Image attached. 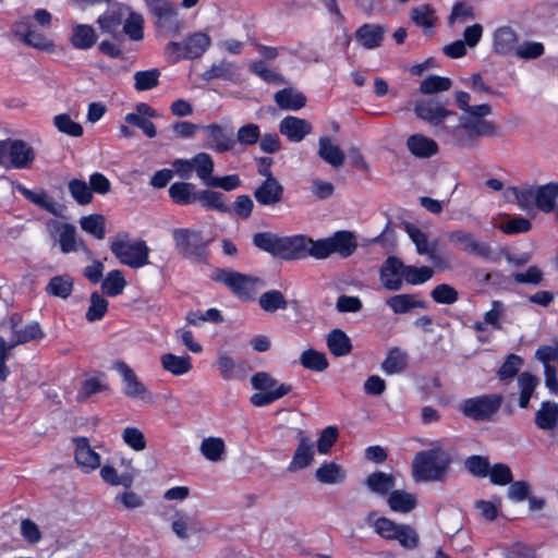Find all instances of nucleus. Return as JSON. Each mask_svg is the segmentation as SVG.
Wrapping results in <instances>:
<instances>
[{
	"label": "nucleus",
	"instance_id": "1",
	"mask_svg": "<svg viewBox=\"0 0 558 558\" xmlns=\"http://www.w3.org/2000/svg\"><path fill=\"white\" fill-rule=\"evenodd\" d=\"M493 113L489 104L474 105L471 111L459 118V125L452 129L456 143L466 147L474 144L480 137L497 136L499 126L486 118Z\"/></svg>",
	"mask_w": 558,
	"mask_h": 558
},
{
	"label": "nucleus",
	"instance_id": "2",
	"mask_svg": "<svg viewBox=\"0 0 558 558\" xmlns=\"http://www.w3.org/2000/svg\"><path fill=\"white\" fill-rule=\"evenodd\" d=\"M52 16L45 9H38L33 16H23L12 26L14 37L25 46L34 49L50 51L53 49V41L48 38L43 28L51 24Z\"/></svg>",
	"mask_w": 558,
	"mask_h": 558
},
{
	"label": "nucleus",
	"instance_id": "3",
	"mask_svg": "<svg viewBox=\"0 0 558 558\" xmlns=\"http://www.w3.org/2000/svg\"><path fill=\"white\" fill-rule=\"evenodd\" d=\"M451 462L448 452L440 447L420 451L412 462L413 476L416 481L434 482L441 481Z\"/></svg>",
	"mask_w": 558,
	"mask_h": 558
},
{
	"label": "nucleus",
	"instance_id": "4",
	"mask_svg": "<svg viewBox=\"0 0 558 558\" xmlns=\"http://www.w3.org/2000/svg\"><path fill=\"white\" fill-rule=\"evenodd\" d=\"M175 250L185 259L192 263H206L208 257V243L202 231L190 228H175L171 232Z\"/></svg>",
	"mask_w": 558,
	"mask_h": 558
},
{
	"label": "nucleus",
	"instance_id": "5",
	"mask_svg": "<svg viewBox=\"0 0 558 558\" xmlns=\"http://www.w3.org/2000/svg\"><path fill=\"white\" fill-rule=\"evenodd\" d=\"M112 254L123 265L137 269L148 264L149 247L143 240H131L126 233L118 234L111 242Z\"/></svg>",
	"mask_w": 558,
	"mask_h": 558
},
{
	"label": "nucleus",
	"instance_id": "6",
	"mask_svg": "<svg viewBox=\"0 0 558 558\" xmlns=\"http://www.w3.org/2000/svg\"><path fill=\"white\" fill-rule=\"evenodd\" d=\"M35 159L34 148L22 140L0 141V166L5 169H28Z\"/></svg>",
	"mask_w": 558,
	"mask_h": 558
},
{
	"label": "nucleus",
	"instance_id": "7",
	"mask_svg": "<svg viewBox=\"0 0 558 558\" xmlns=\"http://www.w3.org/2000/svg\"><path fill=\"white\" fill-rule=\"evenodd\" d=\"M1 329L9 330L8 352L16 345L31 341H37L44 338L45 333L40 325L36 322L23 324L22 316L17 313L11 315L7 320L0 324Z\"/></svg>",
	"mask_w": 558,
	"mask_h": 558
},
{
	"label": "nucleus",
	"instance_id": "8",
	"mask_svg": "<svg viewBox=\"0 0 558 558\" xmlns=\"http://www.w3.org/2000/svg\"><path fill=\"white\" fill-rule=\"evenodd\" d=\"M502 401L501 395H483L464 400L460 411L474 421H489L499 411Z\"/></svg>",
	"mask_w": 558,
	"mask_h": 558
},
{
	"label": "nucleus",
	"instance_id": "9",
	"mask_svg": "<svg viewBox=\"0 0 558 558\" xmlns=\"http://www.w3.org/2000/svg\"><path fill=\"white\" fill-rule=\"evenodd\" d=\"M211 38L205 32H195L184 38L183 41H170L166 50L175 54V60L181 58L193 60L201 58L210 47Z\"/></svg>",
	"mask_w": 558,
	"mask_h": 558
},
{
	"label": "nucleus",
	"instance_id": "10",
	"mask_svg": "<svg viewBox=\"0 0 558 558\" xmlns=\"http://www.w3.org/2000/svg\"><path fill=\"white\" fill-rule=\"evenodd\" d=\"M112 367L122 378L123 393L126 398L144 403L154 402V393L140 380L130 365L124 361H116Z\"/></svg>",
	"mask_w": 558,
	"mask_h": 558
},
{
	"label": "nucleus",
	"instance_id": "11",
	"mask_svg": "<svg viewBox=\"0 0 558 558\" xmlns=\"http://www.w3.org/2000/svg\"><path fill=\"white\" fill-rule=\"evenodd\" d=\"M416 116L432 124L439 128V131L449 132L448 128L442 125V122L456 113L446 108V105L437 99H425L416 101L414 107Z\"/></svg>",
	"mask_w": 558,
	"mask_h": 558
},
{
	"label": "nucleus",
	"instance_id": "12",
	"mask_svg": "<svg viewBox=\"0 0 558 558\" xmlns=\"http://www.w3.org/2000/svg\"><path fill=\"white\" fill-rule=\"evenodd\" d=\"M211 279L216 282L223 283L240 296L248 295L253 291L254 284L258 281L257 278L231 269L220 268L213 272Z\"/></svg>",
	"mask_w": 558,
	"mask_h": 558
},
{
	"label": "nucleus",
	"instance_id": "13",
	"mask_svg": "<svg viewBox=\"0 0 558 558\" xmlns=\"http://www.w3.org/2000/svg\"><path fill=\"white\" fill-rule=\"evenodd\" d=\"M405 230L420 255H427L428 260L436 267L445 264L446 259L438 252V240L429 241L426 233L411 223L405 225Z\"/></svg>",
	"mask_w": 558,
	"mask_h": 558
},
{
	"label": "nucleus",
	"instance_id": "14",
	"mask_svg": "<svg viewBox=\"0 0 558 558\" xmlns=\"http://www.w3.org/2000/svg\"><path fill=\"white\" fill-rule=\"evenodd\" d=\"M379 279L384 288L389 291H399L404 282V264L396 257L389 256L379 269Z\"/></svg>",
	"mask_w": 558,
	"mask_h": 558
},
{
	"label": "nucleus",
	"instance_id": "15",
	"mask_svg": "<svg viewBox=\"0 0 558 558\" xmlns=\"http://www.w3.org/2000/svg\"><path fill=\"white\" fill-rule=\"evenodd\" d=\"M519 44L518 33L509 25L497 27L493 32V51L502 57H513Z\"/></svg>",
	"mask_w": 558,
	"mask_h": 558
},
{
	"label": "nucleus",
	"instance_id": "16",
	"mask_svg": "<svg viewBox=\"0 0 558 558\" xmlns=\"http://www.w3.org/2000/svg\"><path fill=\"white\" fill-rule=\"evenodd\" d=\"M284 187L279 180H264L255 187L253 195L260 206L275 207L283 199Z\"/></svg>",
	"mask_w": 558,
	"mask_h": 558
},
{
	"label": "nucleus",
	"instance_id": "17",
	"mask_svg": "<svg viewBox=\"0 0 558 558\" xmlns=\"http://www.w3.org/2000/svg\"><path fill=\"white\" fill-rule=\"evenodd\" d=\"M207 136V143L205 147L213 149L217 153H226L234 147V140L232 138L231 132L226 128L213 123L202 126Z\"/></svg>",
	"mask_w": 558,
	"mask_h": 558
},
{
	"label": "nucleus",
	"instance_id": "18",
	"mask_svg": "<svg viewBox=\"0 0 558 558\" xmlns=\"http://www.w3.org/2000/svg\"><path fill=\"white\" fill-rule=\"evenodd\" d=\"M306 243H308V236L302 234L281 236L278 256L287 260L306 258Z\"/></svg>",
	"mask_w": 558,
	"mask_h": 558
},
{
	"label": "nucleus",
	"instance_id": "19",
	"mask_svg": "<svg viewBox=\"0 0 558 558\" xmlns=\"http://www.w3.org/2000/svg\"><path fill=\"white\" fill-rule=\"evenodd\" d=\"M279 132L291 142L299 143L312 132V124L298 117H286L279 123Z\"/></svg>",
	"mask_w": 558,
	"mask_h": 558
},
{
	"label": "nucleus",
	"instance_id": "20",
	"mask_svg": "<svg viewBox=\"0 0 558 558\" xmlns=\"http://www.w3.org/2000/svg\"><path fill=\"white\" fill-rule=\"evenodd\" d=\"M47 229L51 236L59 235V244L63 253L76 251L75 227L73 225L52 219L47 222Z\"/></svg>",
	"mask_w": 558,
	"mask_h": 558
},
{
	"label": "nucleus",
	"instance_id": "21",
	"mask_svg": "<svg viewBox=\"0 0 558 558\" xmlns=\"http://www.w3.org/2000/svg\"><path fill=\"white\" fill-rule=\"evenodd\" d=\"M314 458V445L312 440L304 434L299 432V444L294 451L291 463L288 466L290 472L308 466Z\"/></svg>",
	"mask_w": 558,
	"mask_h": 558
},
{
	"label": "nucleus",
	"instance_id": "22",
	"mask_svg": "<svg viewBox=\"0 0 558 558\" xmlns=\"http://www.w3.org/2000/svg\"><path fill=\"white\" fill-rule=\"evenodd\" d=\"M73 441L75 442L76 463L87 472L96 470L100 465V457L92 449L88 439L77 437Z\"/></svg>",
	"mask_w": 558,
	"mask_h": 558
},
{
	"label": "nucleus",
	"instance_id": "23",
	"mask_svg": "<svg viewBox=\"0 0 558 558\" xmlns=\"http://www.w3.org/2000/svg\"><path fill=\"white\" fill-rule=\"evenodd\" d=\"M386 305L395 314H407L414 308L427 307V302L418 299L417 294H396L386 300Z\"/></svg>",
	"mask_w": 558,
	"mask_h": 558
},
{
	"label": "nucleus",
	"instance_id": "24",
	"mask_svg": "<svg viewBox=\"0 0 558 558\" xmlns=\"http://www.w3.org/2000/svg\"><path fill=\"white\" fill-rule=\"evenodd\" d=\"M317 154L325 162L336 169L344 165L345 155L343 150L328 136H323L318 140Z\"/></svg>",
	"mask_w": 558,
	"mask_h": 558
},
{
	"label": "nucleus",
	"instance_id": "25",
	"mask_svg": "<svg viewBox=\"0 0 558 558\" xmlns=\"http://www.w3.org/2000/svg\"><path fill=\"white\" fill-rule=\"evenodd\" d=\"M240 75V68L228 60H221L214 63L201 76L204 81L225 80L235 82Z\"/></svg>",
	"mask_w": 558,
	"mask_h": 558
},
{
	"label": "nucleus",
	"instance_id": "26",
	"mask_svg": "<svg viewBox=\"0 0 558 558\" xmlns=\"http://www.w3.org/2000/svg\"><path fill=\"white\" fill-rule=\"evenodd\" d=\"M535 425L542 430H554L558 426V403L544 401L535 413Z\"/></svg>",
	"mask_w": 558,
	"mask_h": 558
},
{
	"label": "nucleus",
	"instance_id": "27",
	"mask_svg": "<svg viewBox=\"0 0 558 558\" xmlns=\"http://www.w3.org/2000/svg\"><path fill=\"white\" fill-rule=\"evenodd\" d=\"M408 149L417 158H429L438 153L437 143L422 134H414L407 141Z\"/></svg>",
	"mask_w": 558,
	"mask_h": 558
},
{
	"label": "nucleus",
	"instance_id": "28",
	"mask_svg": "<svg viewBox=\"0 0 558 558\" xmlns=\"http://www.w3.org/2000/svg\"><path fill=\"white\" fill-rule=\"evenodd\" d=\"M558 198V182H549L536 186V207L543 213H551L556 209Z\"/></svg>",
	"mask_w": 558,
	"mask_h": 558
},
{
	"label": "nucleus",
	"instance_id": "29",
	"mask_svg": "<svg viewBox=\"0 0 558 558\" xmlns=\"http://www.w3.org/2000/svg\"><path fill=\"white\" fill-rule=\"evenodd\" d=\"M364 521L368 526L374 529L377 535L387 541H392L400 525L386 517H378L375 511L369 512L364 518Z\"/></svg>",
	"mask_w": 558,
	"mask_h": 558
},
{
	"label": "nucleus",
	"instance_id": "30",
	"mask_svg": "<svg viewBox=\"0 0 558 558\" xmlns=\"http://www.w3.org/2000/svg\"><path fill=\"white\" fill-rule=\"evenodd\" d=\"M97 40L95 29L87 24H75L72 27L71 44L76 49L87 50L92 48Z\"/></svg>",
	"mask_w": 558,
	"mask_h": 558
},
{
	"label": "nucleus",
	"instance_id": "31",
	"mask_svg": "<svg viewBox=\"0 0 558 558\" xmlns=\"http://www.w3.org/2000/svg\"><path fill=\"white\" fill-rule=\"evenodd\" d=\"M383 36L384 28L375 24H364L355 33L357 41L366 49H374L380 46Z\"/></svg>",
	"mask_w": 558,
	"mask_h": 558
},
{
	"label": "nucleus",
	"instance_id": "32",
	"mask_svg": "<svg viewBox=\"0 0 558 558\" xmlns=\"http://www.w3.org/2000/svg\"><path fill=\"white\" fill-rule=\"evenodd\" d=\"M315 477L322 484L333 485L342 483L347 473L341 465L335 462H326L316 470Z\"/></svg>",
	"mask_w": 558,
	"mask_h": 558
},
{
	"label": "nucleus",
	"instance_id": "33",
	"mask_svg": "<svg viewBox=\"0 0 558 558\" xmlns=\"http://www.w3.org/2000/svg\"><path fill=\"white\" fill-rule=\"evenodd\" d=\"M274 99L284 110H299L306 104V97L292 88H283L277 92Z\"/></svg>",
	"mask_w": 558,
	"mask_h": 558
},
{
	"label": "nucleus",
	"instance_id": "34",
	"mask_svg": "<svg viewBox=\"0 0 558 558\" xmlns=\"http://www.w3.org/2000/svg\"><path fill=\"white\" fill-rule=\"evenodd\" d=\"M327 347L335 356H345L352 351V343L341 329H333L327 336Z\"/></svg>",
	"mask_w": 558,
	"mask_h": 558
},
{
	"label": "nucleus",
	"instance_id": "35",
	"mask_svg": "<svg viewBox=\"0 0 558 558\" xmlns=\"http://www.w3.org/2000/svg\"><path fill=\"white\" fill-rule=\"evenodd\" d=\"M388 506L395 512L408 513L416 507V497L404 490H391L388 496Z\"/></svg>",
	"mask_w": 558,
	"mask_h": 558
},
{
	"label": "nucleus",
	"instance_id": "36",
	"mask_svg": "<svg viewBox=\"0 0 558 558\" xmlns=\"http://www.w3.org/2000/svg\"><path fill=\"white\" fill-rule=\"evenodd\" d=\"M408 354L400 348H392L389 350L386 359L381 363V369L387 375L399 374L407 368Z\"/></svg>",
	"mask_w": 558,
	"mask_h": 558
},
{
	"label": "nucleus",
	"instance_id": "37",
	"mask_svg": "<svg viewBox=\"0 0 558 558\" xmlns=\"http://www.w3.org/2000/svg\"><path fill=\"white\" fill-rule=\"evenodd\" d=\"M193 171L197 178L207 186L214 178L215 163L211 156L207 153H198L192 158Z\"/></svg>",
	"mask_w": 558,
	"mask_h": 558
},
{
	"label": "nucleus",
	"instance_id": "38",
	"mask_svg": "<svg viewBox=\"0 0 558 558\" xmlns=\"http://www.w3.org/2000/svg\"><path fill=\"white\" fill-rule=\"evenodd\" d=\"M169 195L179 205H190L197 201L195 185L189 182H175L169 187Z\"/></svg>",
	"mask_w": 558,
	"mask_h": 558
},
{
	"label": "nucleus",
	"instance_id": "39",
	"mask_svg": "<svg viewBox=\"0 0 558 558\" xmlns=\"http://www.w3.org/2000/svg\"><path fill=\"white\" fill-rule=\"evenodd\" d=\"M160 362L167 372L175 376L186 374L192 368L191 357L189 355L178 356L172 353H166L161 355Z\"/></svg>",
	"mask_w": 558,
	"mask_h": 558
},
{
	"label": "nucleus",
	"instance_id": "40",
	"mask_svg": "<svg viewBox=\"0 0 558 558\" xmlns=\"http://www.w3.org/2000/svg\"><path fill=\"white\" fill-rule=\"evenodd\" d=\"M197 201L203 207L218 210L220 213H229L230 207L225 202V196L220 192L211 190L197 191Z\"/></svg>",
	"mask_w": 558,
	"mask_h": 558
},
{
	"label": "nucleus",
	"instance_id": "41",
	"mask_svg": "<svg viewBox=\"0 0 558 558\" xmlns=\"http://www.w3.org/2000/svg\"><path fill=\"white\" fill-rule=\"evenodd\" d=\"M365 484L371 492L384 496L395 487V477L391 474L378 471L369 474Z\"/></svg>",
	"mask_w": 558,
	"mask_h": 558
},
{
	"label": "nucleus",
	"instance_id": "42",
	"mask_svg": "<svg viewBox=\"0 0 558 558\" xmlns=\"http://www.w3.org/2000/svg\"><path fill=\"white\" fill-rule=\"evenodd\" d=\"M199 451L208 461L218 462L223 459L226 444L220 437H207L203 439Z\"/></svg>",
	"mask_w": 558,
	"mask_h": 558
},
{
	"label": "nucleus",
	"instance_id": "43",
	"mask_svg": "<svg viewBox=\"0 0 558 558\" xmlns=\"http://www.w3.org/2000/svg\"><path fill=\"white\" fill-rule=\"evenodd\" d=\"M331 243L332 253H339L343 257L353 254L356 248V242L351 232L339 231L333 236L329 238Z\"/></svg>",
	"mask_w": 558,
	"mask_h": 558
},
{
	"label": "nucleus",
	"instance_id": "44",
	"mask_svg": "<svg viewBox=\"0 0 558 558\" xmlns=\"http://www.w3.org/2000/svg\"><path fill=\"white\" fill-rule=\"evenodd\" d=\"M258 304L266 313H274L288 307V301L279 290H268L262 293L258 299Z\"/></svg>",
	"mask_w": 558,
	"mask_h": 558
},
{
	"label": "nucleus",
	"instance_id": "45",
	"mask_svg": "<svg viewBox=\"0 0 558 558\" xmlns=\"http://www.w3.org/2000/svg\"><path fill=\"white\" fill-rule=\"evenodd\" d=\"M73 290V279L68 275L52 277L46 286V293L52 296L68 299Z\"/></svg>",
	"mask_w": 558,
	"mask_h": 558
},
{
	"label": "nucleus",
	"instance_id": "46",
	"mask_svg": "<svg viewBox=\"0 0 558 558\" xmlns=\"http://www.w3.org/2000/svg\"><path fill=\"white\" fill-rule=\"evenodd\" d=\"M520 388L519 405L522 409L529 407L530 399L538 385V378L531 373L524 372L518 377Z\"/></svg>",
	"mask_w": 558,
	"mask_h": 558
},
{
	"label": "nucleus",
	"instance_id": "47",
	"mask_svg": "<svg viewBox=\"0 0 558 558\" xmlns=\"http://www.w3.org/2000/svg\"><path fill=\"white\" fill-rule=\"evenodd\" d=\"M300 363L304 368L314 372H324L329 366L326 354L314 349L305 350L300 356Z\"/></svg>",
	"mask_w": 558,
	"mask_h": 558
},
{
	"label": "nucleus",
	"instance_id": "48",
	"mask_svg": "<svg viewBox=\"0 0 558 558\" xmlns=\"http://www.w3.org/2000/svg\"><path fill=\"white\" fill-rule=\"evenodd\" d=\"M101 478L112 486H123L130 488L133 485L134 472L126 471L122 474H118L117 470L110 465H104L100 470Z\"/></svg>",
	"mask_w": 558,
	"mask_h": 558
},
{
	"label": "nucleus",
	"instance_id": "49",
	"mask_svg": "<svg viewBox=\"0 0 558 558\" xmlns=\"http://www.w3.org/2000/svg\"><path fill=\"white\" fill-rule=\"evenodd\" d=\"M172 531L181 539H186L191 533L198 532L199 527L193 517L186 513H177L172 521Z\"/></svg>",
	"mask_w": 558,
	"mask_h": 558
},
{
	"label": "nucleus",
	"instance_id": "50",
	"mask_svg": "<svg viewBox=\"0 0 558 558\" xmlns=\"http://www.w3.org/2000/svg\"><path fill=\"white\" fill-rule=\"evenodd\" d=\"M291 391V386L281 384L270 391H260L251 396L250 401L255 407H265L282 398Z\"/></svg>",
	"mask_w": 558,
	"mask_h": 558
},
{
	"label": "nucleus",
	"instance_id": "51",
	"mask_svg": "<svg viewBox=\"0 0 558 558\" xmlns=\"http://www.w3.org/2000/svg\"><path fill=\"white\" fill-rule=\"evenodd\" d=\"M281 236L271 232H258L253 235V244L259 250L278 256Z\"/></svg>",
	"mask_w": 558,
	"mask_h": 558
},
{
	"label": "nucleus",
	"instance_id": "52",
	"mask_svg": "<svg viewBox=\"0 0 558 558\" xmlns=\"http://www.w3.org/2000/svg\"><path fill=\"white\" fill-rule=\"evenodd\" d=\"M452 81L449 77L428 75L425 77L420 86V92L423 95H434L440 92L450 89Z\"/></svg>",
	"mask_w": 558,
	"mask_h": 558
},
{
	"label": "nucleus",
	"instance_id": "53",
	"mask_svg": "<svg viewBox=\"0 0 558 558\" xmlns=\"http://www.w3.org/2000/svg\"><path fill=\"white\" fill-rule=\"evenodd\" d=\"M434 276V269L428 266L416 267L404 264V281L412 286L427 282Z\"/></svg>",
	"mask_w": 558,
	"mask_h": 558
},
{
	"label": "nucleus",
	"instance_id": "54",
	"mask_svg": "<svg viewBox=\"0 0 558 558\" xmlns=\"http://www.w3.org/2000/svg\"><path fill=\"white\" fill-rule=\"evenodd\" d=\"M155 24L159 31L171 36L180 35L183 29V22L178 19L177 9L157 19Z\"/></svg>",
	"mask_w": 558,
	"mask_h": 558
},
{
	"label": "nucleus",
	"instance_id": "55",
	"mask_svg": "<svg viewBox=\"0 0 558 558\" xmlns=\"http://www.w3.org/2000/svg\"><path fill=\"white\" fill-rule=\"evenodd\" d=\"M160 71L150 69L146 71H137L134 73V87L138 92L149 90L158 86Z\"/></svg>",
	"mask_w": 558,
	"mask_h": 558
},
{
	"label": "nucleus",
	"instance_id": "56",
	"mask_svg": "<svg viewBox=\"0 0 558 558\" xmlns=\"http://www.w3.org/2000/svg\"><path fill=\"white\" fill-rule=\"evenodd\" d=\"M69 192L74 201L80 205L90 204L93 201V192L90 186L80 179H73L68 184Z\"/></svg>",
	"mask_w": 558,
	"mask_h": 558
},
{
	"label": "nucleus",
	"instance_id": "57",
	"mask_svg": "<svg viewBox=\"0 0 558 558\" xmlns=\"http://www.w3.org/2000/svg\"><path fill=\"white\" fill-rule=\"evenodd\" d=\"M126 281L120 270H111L104 279L101 289L108 296H117L122 293Z\"/></svg>",
	"mask_w": 558,
	"mask_h": 558
},
{
	"label": "nucleus",
	"instance_id": "58",
	"mask_svg": "<svg viewBox=\"0 0 558 558\" xmlns=\"http://www.w3.org/2000/svg\"><path fill=\"white\" fill-rule=\"evenodd\" d=\"M545 52L544 45L538 41L525 40L519 43L513 57L521 60H535L541 58Z\"/></svg>",
	"mask_w": 558,
	"mask_h": 558
},
{
	"label": "nucleus",
	"instance_id": "59",
	"mask_svg": "<svg viewBox=\"0 0 558 558\" xmlns=\"http://www.w3.org/2000/svg\"><path fill=\"white\" fill-rule=\"evenodd\" d=\"M108 301L98 292H93L90 295V305L86 312V319L89 323L100 320L108 311Z\"/></svg>",
	"mask_w": 558,
	"mask_h": 558
},
{
	"label": "nucleus",
	"instance_id": "60",
	"mask_svg": "<svg viewBox=\"0 0 558 558\" xmlns=\"http://www.w3.org/2000/svg\"><path fill=\"white\" fill-rule=\"evenodd\" d=\"M53 125L59 132L69 136L78 137L83 135L82 125L72 120L68 113H60L54 116Z\"/></svg>",
	"mask_w": 558,
	"mask_h": 558
},
{
	"label": "nucleus",
	"instance_id": "61",
	"mask_svg": "<svg viewBox=\"0 0 558 558\" xmlns=\"http://www.w3.org/2000/svg\"><path fill=\"white\" fill-rule=\"evenodd\" d=\"M250 71L268 84L282 85L286 83L283 76L266 66L263 61H255L250 64Z\"/></svg>",
	"mask_w": 558,
	"mask_h": 558
},
{
	"label": "nucleus",
	"instance_id": "62",
	"mask_svg": "<svg viewBox=\"0 0 558 558\" xmlns=\"http://www.w3.org/2000/svg\"><path fill=\"white\" fill-rule=\"evenodd\" d=\"M81 228L87 233L93 234L96 239L105 236V218L101 215L84 216L80 220Z\"/></svg>",
	"mask_w": 558,
	"mask_h": 558
},
{
	"label": "nucleus",
	"instance_id": "63",
	"mask_svg": "<svg viewBox=\"0 0 558 558\" xmlns=\"http://www.w3.org/2000/svg\"><path fill=\"white\" fill-rule=\"evenodd\" d=\"M417 532L408 524H400L392 541H397L405 549H415L418 546Z\"/></svg>",
	"mask_w": 558,
	"mask_h": 558
},
{
	"label": "nucleus",
	"instance_id": "64",
	"mask_svg": "<svg viewBox=\"0 0 558 558\" xmlns=\"http://www.w3.org/2000/svg\"><path fill=\"white\" fill-rule=\"evenodd\" d=\"M430 296L438 304L450 305L458 301L459 293L452 286L441 283L432 290Z\"/></svg>",
	"mask_w": 558,
	"mask_h": 558
}]
</instances>
